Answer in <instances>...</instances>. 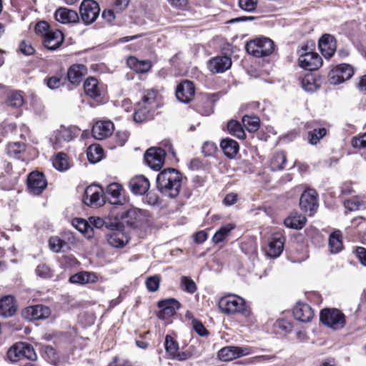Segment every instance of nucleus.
<instances>
[{
	"label": "nucleus",
	"instance_id": "48",
	"mask_svg": "<svg viewBox=\"0 0 366 366\" xmlns=\"http://www.w3.org/2000/svg\"><path fill=\"white\" fill-rule=\"evenodd\" d=\"M180 287L184 291L194 294L197 290V285L195 282L190 277L182 276L180 281Z\"/></svg>",
	"mask_w": 366,
	"mask_h": 366
},
{
	"label": "nucleus",
	"instance_id": "55",
	"mask_svg": "<svg viewBox=\"0 0 366 366\" xmlns=\"http://www.w3.org/2000/svg\"><path fill=\"white\" fill-rule=\"evenodd\" d=\"M23 357L30 360H35L37 357L34 348L29 344L24 342Z\"/></svg>",
	"mask_w": 366,
	"mask_h": 366
},
{
	"label": "nucleus",
	"instance_id": "10",
	"mask_svg": "<svg viewBox=\"0 0 366 366\" xmlns=\"http://www.w3.org/2000/svg\"><path fill=\"white\" fill-rule=\"evenodd\" d=\"M84 202L92 207H100L105 203L103 190L97 185H90L84 191Z\"/></svg>",
	"mask_w": 366,
	"mask_h": 366
},
{
	"label": "nucleus",
	"instance_id": "35",
	"mask_svg": "<svg viewBox=\"0 0 366 366\" xmlns=\"http://www.w3.org/2000/svg\"><path fill=\"white\" fill-rule=\"evenodd\" d=\"M305 217L297 213L291 214L284 221V224L287 227L295 229H302L305 224Z\"/></svg>",
	"mask_w": 366,
	"mask_h": 366
},
{
	"label": "nucleus",
	"instance_id": "60",
	"mask_svg": "<svg viewBox=\"0 0 366 366\" xmlns=\"http://www.w3.org/2000/svg\"><path fill=\"white\" fill-rule=\"evenodd\" d=\"M49 26L47 22L46 21H39L37 23L35 26V31L37 34H41L44 36V37L46 35V33H48L50 31L49 30Z\"/></svg>",
	"mask_w": 366,
	"mask_h": 366
},
{
	"label": "nucleus",
	"instance_id": "3",
	"mask_svg": "<svg viewBox=\"0 0 366 366\" xmlns=\"http://www.w3.org/2000/svg\"><path fill=\"white\" fill-rule=\"evenodd\" d=\"M221 312L225 315L243 314L246 311V302L241 297L229 294L222 297L218 303Z\"/></svg>",
	"mask_w": 366,
	"mask_h": 366
},
{
	"label": "nucleus",
	"instance_id": "9",
	"mask_svg": "<svg viewBox=\"0 0 366 366\" xmlns=\"http://www.w3.org/2000/svg\"><path fill=\"white\" fill-rule=\"evenodd\" d=\"M81 20L86 24L93 23L99 16L100 9L97 2L93 0H84L80 6Z\"/></svg>",
	"mask_w": 366,
	"mask_h": 366
},
{
	"label": "nucleus",
	"instance_id": "23",
	"mask_svg": "<svg viewBox=\"0 0 366 366\" xmlns=\"http://www.w3.org/2000/svg\"><path fill=\"white\" fill-rule=\"evenodd\" d=\"M158 307L162 310L159 312V317L164 320L172 317L180 307V303L175 299H167L159 302Z\"/></svg>",
	"mask_w": 366,
	"mask_h": 366
},
{
	"label": "nucleus",
	"instance_id": "1",
	"mask_svg": "<svg viewBox=\"0 0 366 366\" xmlns=\"http://www.w3.org/2000/svg\"><path fill=\"white\" fill-rule=\"evenodd\" d=\"M182 181V175L177 170L165 169L157 175V187L163 196L173 199L180 192Z\"/></svg>",
	"mask_w": 366,
	"mask_h": 366
},
{
	"label": "nucleus",
	"instance_id": "45",
	"mask_svg": "<svg viewBox=\"0 0 366 366\" xmlns=\"http://www.w3.org/2000/svg\"><path fill=\"white\" fill-rule=\"evenodd\" d=\"M326 134L327 129L325 128L314 129L308 132V142L313 145L317 144Z\"/></svg>",
	"mask_w": 366,
	"mask_h": 366
},
{
	"label": "nucleus",
	"instance_id": "58",
	"mask_svg": "<svg viewBox=\"0 0 366 366\" xmlns=\"http://www.w3.org/2000/svg\"><path fill=\"white\" fill-rule=\"evenodd\" d=\"M20 51L24 55H31L34 53L35 49L30 42L23 41L19 45Z\"/></svg>",
	"mask_w": 366,
	"mask_h": 366
},
{
	"label": "nucleus",
	"instance_id": "11",
	"mask_svg": "<svg viewBox=\"0 0 366 366\" xmlns=\"http://www.w3.org/2000/svg\"><path fill=\"white\" fill-rule=\"evenodd\" d=\"M317 197L316 191L312 189H305L301 195L300 206L310 216L312 215L317 209Z\"/></svg>",
	"mask_w": 366,
	"mask_h": 366
},
{
	"label": "nucleus",
	"instance_id": "28",
	"mask_svg": "<svg viewBox=\"0 0 366 366\" xmlns=\"http://www.w3.org/2000/svg\"><path fill=\"white\" fill-rule=\"evenodd\" d=\"M63 41V34L59 30L49 31L44 37V46L50 50L59 48Z\"/></svg>",
	"mask_w": 366,
	"mask_h": 366
},
{
	"label": "nucleus",
	"instance_id": "53",
	"mask_svg": "<svg viewBox=\"0 0 366 366\" xmlns=\"http://www.w3.org/2000/svg\"><path fill=\"white\" fill-rule=\"evenodd\" d=\"M36 274L42 278H50L52 277V271L45 264H39L36 269Z\"/></svg>",
	"mask_w": 366,
	"mask_h": 366
},
{
	"label": "nucleus",
	"instance_id": "47",
	"mask_svg": "<svg viewBox=\"0 0 366 366\" xmlns=\"http://www.w3.org/2000/svg\"><path fill=\"white\" fill-rule=\"evenodd\" d=\"M24 104V99L20 92H12L6 100L7 106L16 109L21 107Z\"/></svg>",
	"mask_w": 366,
	"mask_h": 366
},
{
	"label": "nucleus",
	"instance_id": "44",
	"mask_svg": "<svg viewBox=\"0 0 366 366\" xmlns=\"http://www.w3.org/2000/svg\"><path fill=\"white\" fill-rule=\"evenodd\" d=\"M122 191V186L119 183H111L107 186V192L113 199L114 201H111L113 204H118L120 203L119 197Z\"/></svg>",
	"mask_w": 366,
	"mask_h": 366
},
{
	"label": "nucleus",
	"instance_id": "57",
	"mask_svg": "<svg viewBox=\"0 0 366 366\" xmlns=\"http://www.w3.org/2000/svg\"><path fill=\"white\" fill-rule=\"evenodd\" d=\"M351 143L355 148H366V133L360 137H353Z\"/></svg>",
	"mask_w": 366,
	"mask_h": 366
},
{
	"label": "nucleus",
	"instance_id": "42",
	"mask_svg": "<svg viewBox=\"0 0 366 366\" xmlns=\"http://www.w3.org/2000/svg\"><path fill=\"white\" fill-rule=\"evenodd\" d=\"M24 342H20L14 345L7 352L8 358L11 362H16L23 357Z\"/></svg>",
	"mask_w": 366,
	"mask_h": 366
},
{
	"label": "nucleus",
	"instance_id": "4",
	"mask_svg": "<svg viewBox=\"0 0 366 366\" xmlns=\"http://www.w3.org/2000/svg\"><path fill=\"white\" fill-rule=\"evenodd\" d=\"M320 321L326 326L333 329H342L346 323L345 315L337 309H323L320 314Z\"/></svg>",
	"mask_w": 366,
	"mask_h": 366
},
{
	"label": "nucleus",
	"instance_id": "6",
	"mask_svg": "<svg viewBox=\"0 0 366 366\" xmlns=\"http://www.w3.org/2000/svg\"><path fill=\"white\" fill-rule=\"evenodd\" d=\"M122 218L128 226L137 229L145 226L148 223L149 214L147 211L131 208L124 212Z\"/></svg>",
	"mask_w": 366,
	"mask_h": 366
},
{
	"label": "nucleus",
	"instance_id": "12",
	"mask_svg": "<svg viewBox=\"0 0 366 366\" xmlns=\"http://www.w3.org/2000/svg\"><path fill=\"white\" fill-rule=\"evenodd\" d=\"M352 67L347 64H342L333 68L329 73V80L332 84H338L350 79L353 75Z\"/></svg>",
	"mask_w": 366,
	"mask_h": 366
},
{
	"label": "nucleus",
	"instance_id": "5",
	"mask_svg": "<svg viewBox=\"0 0 366 366\" xmlns=\"http://www.w3.org/2000/svg\"><path fill=\"white\" fill-rule=\"evenodd\" d=\"M80 129L76 127L61 126L54 130L50 137V142L54 148L61 147L64 142H69L73 140L79 134Z\"/></svg>",
	"mask_w": 366,
	"mask_h": 366
},
{
	"label": "nucleus",
	"instance_id": "32",
	"mask_svg": "<svg viewBox=\"0 0 366 366\" xmlns=\"http://www.w3.org/2000/svg\"><path fill=\"white\" fill-rule=\"evenodd\" d=\"M98 281L96 273L92 272L82 271L71 275L69 282L74 284L85 285L94 283Z\"/></svg>",
	"mask_w": 366,
	"mask_h": 366
},
{
	"label": "nucleus",
	"instance_id": "30",
	"mask_svg": "<svg viewBox=\"0 0 366 366\" xmlns=\"http://www.w3.org/2000/svg\"><path fill=\"white\" fill-rule=\"evenodd\" d=\"M55 19L62 24L76 23L79 20L78 14L71 9L60 8L55 12Z\"/></svg>",
	"mask_w": 366,
	"mask_h": 366
},
{
	"label": "nucleus",
	"instance_id": "34",
	"mask_svg": "<svg viewBox=\"0 0 366 366\" xmlns=\"http://www.w3.org/2000/svg\"><path fill=\"white\" fill-rule=\"evenodd\" d=\"M220 147L225 156L229 159L234 158L239 151L238 143L229 138L222 139L220 143Z\"/></svg>",
	"mask_w": 366,
	"mask_h": 366
},
{
	"label": "nucleus",
	"instance_id": "37",
	"mask_svg": "<svg viewBox=\"0 0 366 366\" xmlns=\"http://www.w3.org/2000/svg\"><path fill=\"white\" fill-rule=\"evenodd\" d=\"M71 224L86 238L90 239L93 237V228L89 224V221H86L81 218H75L72 220Z\"/></svg>",
	"mask_w": 366,
	"mask_h": 366
},
{
	"label": "nucleus",
	"instance_id": "56",
	"mask_svg": "<svg viewBox=\"0 0 366 366\" xmlns=\"http://www.w3.org/2000/svg\"><path fill=\"white\" fill-rule=\"evenodd\" d=\"M217 149V147L216 144L212 142H206L202 146V152L204 154V157H212Z\"/></svg>",
	"mask_w": 366,
	"mask_h": 366
},
{
	"label": "nucleus",
	"instance_id": "46",
	"mask_svg": "<svg viewBox=\"0 0 366 366\" xmlns=\"http://www.w3.org/2000/svg\"><path fill=\"white\" fill-rule=\"evenodd\" d=\"M234 228L232 224H228L222 227L218 231L216 232L212 237V240L215 244L222 242L226 237H228L229 233Z\"/></svg>",
	"mask_w": 366,
	"mask_h": 366
},
{
	"label": "nucleus",
	"instance_id": "17",
	"mask_svg": "<svg viewBox=\"0 0 366 366\" xmlns=\"http://www.w3.org/2000/svg\"><path fill=\"white\" fill-rule=\"evenodd\" d=\"M164 347L167 356L170 359L177 360H185L189 358V354L187 352H179V345L177 341L170 335L165 337Z\"/></svg>",
	"mask_w": 366,
	"mask_h": 366
},
{
	"label": "nucleus",
	"instance_id": "20",
	"mask_svg": "<svg viewBox=\"0 0 366 366\" xmlns=\"http://www.w3.org/2000/svg\"><path fill=\"white\" fill-rule=\"evenodd\" d=\"M114 129V124L111 121H98L93 125L92 133L94 138L102 140L112 135Z\"/></svg>",
	"mask_w": 366,
	"mask_h": 366
},
{
	"label": "nucleus",
	"instance_id": "50",
	"mask_svg": "<svg viewBox=\"0 0 366 366\" xmlns=\"http://www.w3.org/2000/svg\"><path fill=\"white\" fill-rule=\"evenodd\" d=\"M207 103V109L202 112V114L204 116H209L214 112V105L216 101L215 94H206L204 96Z\"/></svg>",
	"mask_w": 366,
	"mask_h": 366
},
{
	"label": "nucleus",
	"instance_id": "19",
	"mask_svg": "<svg viewBox=\"0 0 366 366\" xmlns=\"http://www.w3.org/2000/svg\"><path fill=\"white\" fill-rule=\"evenodd\" d=\"M130 191L135 195H144L149 189L150 182L144 175L133 177L128 184Z\"/></svg>",
	"mask_w": 366,
	"mask_h": 366
},
{
	"label": "nucleus",
	"instance_id": "40",
	"mask_svg": "<svg viewBox=\"0 0 366 366\" xmlns=\"http://www.w3.org/2000/svg\"><path fill=\"white\" fill-rule=\"evenodd\" d=\"M366 204V197L356 196L352 199L345 200L344 206L350 212L358 210L361 207Z\"/></svg>",
	"mask_w": 366,
	"mask_h": 366
},
{
	"label": "nucleus",
	"instance_id": "24",
	"mask_svg": "<svg viewBox=\"0 0 366 366\" xmlns=\"http://www.w3.org/2000/svg\"><path fill=\"white\" fill-rule=\"evenodd\" d=\"M285 237L281 234H274L266 248L267 256L276 258L279 257L284 249Z\"/></svg>",
	"mask_w": 366,
	"mask_h": 366
},
{
	"label": "nucleus",
	"instance_id": "41",
	"mask_svg": "<svg viewBox=\"0 0 366 366\" xmlns=\"http://www.w3.org/2000/svg\"><path fill=\"white\" fill-rule=\"evenodd\" d=\"M227 130L229 134L239 139H244L245 137V132L242 125L236 120H230L228 122Z\"/></svg>",
	"mask_w": 366,
	"mask_h": 366
},
{
	"label": "nucleus",
	"instance_id": "64",
	"mask_svg": "<svg viewBox=\"0 0 366 366\" xmlns=\"http://www.w3.org/2000/svg\"><path fill=\"white\" fill-rule=\"evenodd\" d=\"M357 256L360 262L366 266V249L359 247L356 249Z\"/></svg>",
	"mask_w": 366,
	"mask_h": 366
},
{
	"label": "nucleus",
	"instance_id": "29",
	"mask_svg": "<svg viewBox=\"0 0 366 366\" xmlns=\"http://www.w3.org/2000/svg\"><path fill=\"white\" fill-rule=\"evenodd\" d=\"M16 311V305L12 295H6L0 300V316L11 317Z\"/></svg>",
	"mask_w": 366,
	"mask_h": 366
},
{
	"label": "nucleus",
	"instance_id": "49",
	"mask_svg": "<svg viewBox=\"0 0 366 366\" xmlns=\"http://www.w3.org/2000/svg\"><path fill=\"white\" fill-rule=\"evenodd\" d=\"M24 149V145L19 142L11 143L7 147V153L11 158L16 157V155Z\"/></svg>",
	"mask_w": 366,
	"mask_h": 366
},
{
	"label": "nucleus",
	"instance_id": "16",
	"mask_svg": "<svg viewBox=\"0 0 366 366\" xmlns=\"http://www.w3.org/2000/svg\"><path fill=\"white\" fill-rule=\"evenodd\" d=\"M195 94V88L193 82L184 80L178 84L176 89V97L182 103L190 102Z\"/></svg>",
	"mask_w": 366,
	"mask_h": 366
},
{
	"label": "nucleus",
	"instance_id": "21",
	"mask_svg": "<svg viewBox=\"0 0 366 366\" xmlns=\"http://www.w3.org/2000/svg\"><path fill=\"white\" fill-rule=\"evenodd\" d=\"M109 245L115 248H122L129 242L130 237L127 232L123 229H116L109 232L106 235Z\"/></svg>",
	"mask_w": 366,
	"mask_h": 366
},
{
	"label": "nucleus",
	"instance_id": "14",
	"mask_svg": "<svg viewBox=\"0 0 366 366\" xmlns=\"http://www.w3.org/2000/svg\"><path fill=\"white\" fill-rule=\"evenodd\" d=\"M27 184L29 193L39 195L46 189L47 182L42 173L32 172L28 177Z\"/></svg>",
	"mask_w": 366,
	"mask_h": 366
},
{
	"label": "nucleus",
	"instance_id": "61",
	"mask_svg": "<svg viewBox=\"0 0 366 366\" xmlns=\"http://www.w3.org/2000/svg\"><path fill=\"white\" fill-rule=\"evenodd\" d=\"M129 134L127 131H118L116 133L117 142L119 146H123L129 138Z\"/></svg>",
	"mask_w": 366,
	"mask_h": 366
},
{
	"label": "nucleus",
	"instance_id": "31",
	"mask_svg": "<svg viewBox=\"0 0 366 366\" xmlns=\"http://www.w3.org/2000/svg\"><path fill=\"white\" fill-rule=\"evenodd\" d=\"M87 71L86 67L83 64H74L69 67L67 71L68 80L72 84H79L84 75Z\"/></svg>",
	"mask_w": 366,
	"mask_h": 366
},
{
	"label": "nucleus",
	"instance_id": "13",
	"mask_svg": "<svg viewBox=\"0 0 366 366\" xmlns=\"http://www.w3.org/2000/svg\"><path fill=\"white\" fill-rule=\"evenodd\" d=\"M274 51V42L267 37L259 36L253 39V57L270 55Z\"/></svg>",
	"mask_w": 366,
	"mask_h": 366
},
{
	"label": "nucleus",
	"instance_id": "27",
	"mask_svg": "<svg viewBox=\"0 0 366 366\" xmlns=\"http://www.w3.org/2000/svg\"><path fill=\"white\" fill-rule=\"evenodd\" d=\"M293 315L297 320L308 322L313 318L314 312L307 304L298 302L293 309Z\"/></svg>",
	"mask_w": 366,
	"mask_h": 366
},
{
	"label": "nucleus",
	"instance_id": "7",
	"mask_svg": "<svg viewBox=\"0 0 366 366\" xmlns=\"http://www.w3.org/2000/svg\"><path fill=\"white\" fill-rule=\"evenodd\" d=\"M164 147V149L158 147L149 148L144 154V160H164L166 158L169 160L177 159L176 152L171 144H165Z\"/></svg>",
	"mask_w": 366,
	"mask_h": 366
},
{
	"label": "nucleus",
	"instance_id": "25",
	"mask_svg": "<svg viewBox=\"0 0 366 366\" xmlns=\"http://www.w3.org/2000/svg\"><path fill=\"white\" fill-rule=\"evenodd\" d=\"M231 59L227 56H216L208 61V68L214 74L222 73L230 68Z\"/></svg>",
	"mask_w": 366,
	"mask_h": 366
},
{
	"label": "nucleus",
	"instance_id": "38",
	"mask_svg": "<svg viewBox=\"0 0 366 366\" xmlns=\"http://www.w3.org/2000/svg\"><path fill=\"white\" fill-rule=\"evenodd\" d=\"M352 227L357 230L360 241L366 244V219L362 217L355 218L352 221Z\"/></svg>",
	"mask_w": 366,
	"mask_h": 366
},
{
	"label": "nucleus",
	"instance_id": "22",
	"mask_svg": "<svg viewBox=\"0 0 366 366\" xmlns=\"http://www.w3.org/2000/svg\"><path fill=\"white\" fill-rule=\"evenodd\" d=\"M249 353V349L247 347L229 346L221 349L218 352V356L222 361H230Z\"/></svg>",
	"mask_w": 366,
	"mask_h": 366
},
{
	"label": "nucleus",
	"instance_id": "54",
	"mask_svg": "<svg viewBox=\"0 0 366 366\" xmlns=\"http://www.w3.org/2000/svg\"><path fill=\"white\" fill-rule=\"evenodd\" d=\"M302 87L305 91L315 92L317 89L312 76H306L302 79Z\"/></svg>",
	"mask_w": 366,
	"mask_h": 366
},
{
	"label": "nucleus",
	"instance_id": "15",
	"mask_svg": "<svg viewBox=\"0 0 366 366\" xmlns=\"http://www.w3.org/2000/svg\"><path fill=\"white\" fill-rule=\"evenodd\" d=\"M299 65L309 71L317 69L322 64V59L318 54L312 51H305L300 55Z\"/></svg>",
	"mask_w": 366,
	"mask_h": 366
},
{
	"label": "nucleus",
	"instance_id": "36",
	"mask_svg": "<svg viewBox=\"0 0 366 366\" xmlns=\"http://www.w3.org/2000/svg\"><path fill=\"white\" fill-rule=\"evenodd\" d=\"M342 233L339 230L333 232L329 237V249L331 253L340 252L343 247Z\"/></svg>",
	"mask_w": 366,
	"mask_h": 366
},
{
	"label": "nucleus",
	"instance_id": "52",
	"mask_svg": "<svg viewBox=\"0 0 366 366\" xmlns=\"http://www.w3.org/2000/svg\"><path fill=\"white\" fill-rule=\"evenodd\" d=\"M65 242L57 237H52L49 240V248L54 252H60Z\"/></svg>",
	"mask_w": 366,
	"mask_h": 366
},
{
	"label": "nucleus",
	"instance_id": "39",
	"mask_svg": "<svg viewBox=\"0 0 366 366\" xmlns=\"http://www.w3.org/2000/svg\"><path fill=\"white\" fill-rule=\"evenodd\" d=\"M43 357L52 365H57L59 362V355L56 350L49 345H44L41 348Z\"/></svg>",
	"mask_w": 366,
	"mask_h": 366
},
{
	"label": "nucleus",
	"instance_id": "51",
	"mask_svg": "<svg viewBox=\"0 0 366 366\" xmlns=\"http://www.w3.org/2000/svg\"><path fill=\"white\" fill-rule=\"evenodd\" d=\"M160 277L158 275H154L147 278L146 281V286L149 291L156 292L159 287Z\"/></svg>",
	"mask_w": 366,
	"mask_h": 366
},
{
	"label": "nucleus",
	"instance_id": "33",
	"mask_svg": "<svg viewBox=\"0 0 366 366\" xmlns=\"http://www.w3.org/2000/svg\"><path fill=\"white\" fill-rule=\"evenodd\" d=\"M128 66L137 73H145L148 71L152 64L148 60L139 61L134 56H130L127 60Z\"/></svg>",
	"mask_w": 366,
	"mask_h": 366
},
{
	"label": "nucleus",
	"instance_id": "8",
	"mask_svg": "<svg viewBox=\"0 0 366 366\" xmlns=\"http://www.w3.org/2000/svg\"><path fill=\"white\" fill-rule=\"evenodd\" d=\"M86 94L97 102L104 101L106 93L105 85L99 83L96 78L89 77L84 84Z\"/></svg>",
	"mask_w": 366,
	"mask_h": 366
},
{
	"label": "nucleus",
	"instance_id": "2",
	"mask_svg": "<svg viewBox=\"0 0 366 366\" xmlns=\"http://www.w3.org/2000/svg\"><path fill=\"white\" fill-rule=\"evenodd\" d=\"M157 93L154 91H147L142 101L137 104L134 114V119L137 122H142L153 117V114L157 107L156 101Z\"/></svg>",
	"mask_w": 366,
	"mask_h": 366
},
{
	"label": "nucleus",
	"instance_id": "43",
	"mask_svg": "<svg viewBox=\"0 0 366 366\" xmlns=\"http://www.w3.org/2000/svg\"><path fill=\"white\" fill-rule=\"evenodd\" d=\"M87 160H102L104 158V150L98 144H92L86 150Z\"/></svg>",
	"mask_w": 366,
	"mask_h": 366
},
{
	"label": "nucleus",
	"instance_id": "26",
	"mask_svg": "<svg viewBox=\"0 0 366 366\" xmlns=\"http://www.w3.org/2000/svg\"><path fill=\"white\" fill-rule=\"evenodd\" d=\"M319 47L325 57L330 58L336 50L335 38L330 34L323 35L319 40Z\"/></svg>",
	"mask_w": 366,
	"mask_h": 366
},
{
	"label": "nucleus",
	"instance_id": "59",
	"mask_svg": "<svg viewBox=\"0 0 366 366\" xmlns=\"http://www.w3.org/2000/svg\"><path fill=\"white\" fill-rule=\"evenodd\" d=\"M45 81L46 82L47 86L51 89H57L62 84L61 78L56 76L49 77L48 79H46Z\"/></svg>",
	"mask_w": 366,
	"mask_h": 366
},
{
	"label": "nucleus",
	"instance_id": "18",
	"mask_svg": "<svg viewBox=\"0 0 366 366\" xmlns=\"http://www.w3.org/2000/svg\"><path fill=\"white\" fill-rule=\"evenodd\" d=\"M51 314L50 309L42 305L29 306L25 308L22 315L29 320H43L48 318Z\"/></svg>",
	"mask_w": 366,
	"mask_h": 366
},
{
	"label": "nucleus",
	"instance_id": "62",
	"mask_svg": "<svg viewBox=\"0 0 366 366\" xmlns=\"http://www.w3.org/2000/svg\"><path fill=\"white\" fill-rule=\"evenodd\" d=\"M89 224L92 227H94L95 228L100 229L104 225L105 222L99 217L93 216L89 218Z\"/></svg>",
	"mask_w": 366,
	"mask_h": 366
},
{
	"label": "nucleus",
	"instance_id": "63",
	"mask_svg": "<svg viewBox=\"0 0 366 366\" xmlns=\"http://www.w3.org/2000/svg\"><path fill=\"white\" fill-rule=\"evenodd\" d=\"M192 325L194 330L199 335L204 336L207 334V331L204 327V325L202 324V322L194 320L192 321Z\"/></svg>",
	"mask_w": 366,
	"mask_h": 366
}]
</instances>
